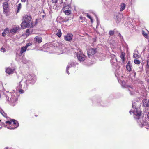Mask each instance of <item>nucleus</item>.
<instances>
[{"mask_svg": "<svg viewBox=\"0 0 149 149\" xmlns=\"http://www.w3.org/2000/svg\"><path fill=\"white\" fill-rule=\"evenodd\" d=\"M24 85V83L19 82V84L17 87L18 92H15V91L13 90V92H10L7 94H4V96L6 97V102L8 103L12 106L15 105L17 103V101L18 99V96H19V93H24V91L21 89L23 88V86Z\"/></svg>", "mask_w": 149, "mask_h": 149, "instance_id": "1", "label": "nucleus"}, {"mask_svg": "<svg viewBox=\"0 0 149 149\" xmlns=\"http://www.w3.org/2000/svg\"><path fill=\"white\" fill-rule=\"evenodd\" d=\"M130 113L131 114V113H133L134 118L137 120L139 125L141 127L145 126L146 128H149V126L148 123L145 120V118H140V117L141 114V112L139 108L136 107L135 103L132 102V110L130 111Z\"/></svg>", "mask_w": 149, "mask_h": 149, "instance_id": "2", "label": "nucleus"}, {"mask_svg": "<svg viewBox=\"0 0 149 149\" xmlns=\"http://www.w3.org/2000/svg\"><path fill=\"white\" fill-rule=\"evenodd\" d=\"M36 77L34 74H30L27 76L26 78H23L20 81V83H22L23 82L24 83V85L23 86V88L26 90L27 89L28 86L27 82L33 84L36 82Z\"/></svg>", "mask_w": 149, "mask_h": 149, "instance_id": "3", "label": "nucleus"}, {"mask_svg": "<svg viewBox=\"0 0 149 149\" xmlns=\"http://www.w3.org/2000/svg\"><path fill=\"white\" fill-rule=\"evenodd\" d=\"M3 125L5 127L9 129H14L19 126V124L17 121L14 119H12L10 121H6L5 123L1 122L0 120V129L2 127Z\"/></svg>", "mask_w": 149, "mask_h": 149, "instance_id": "4", "label": "nucleus"}, {"mask_svg": "<svg viewBox=\"0 0 149 149\" xmlns=\"http://www.w3.org/2000/svg\"><path fill=\"white\" fill-rule=\"evenodd\" d=\"M32 18L30 15H26L23 17V19L24 20L21 24V27L24 29L26 27L32 28L33 26L32 22H30L31 21Z\"/></svg>", "mask_w": 149, "mask_h": 149, "instance_id": "5", "label": "nucleus"}, {"mask_svg": "<svg viewBox=\"0 0 149 149\" xmlns=\"http://www.w3.org/2000/svg\"><path fill=\"white\" fill-rule=\"evenodd\" d=\"M122 87L123 88H127L130 91L131 95H133L135 93L134 87L132 85H127L124 81H122L121 83Z\"/></svg>", "mask_w": 149, "mask_h": 149, "instance_id": "6", "label": "nucleus"}, {"mask_svg": "<svg viewBox=\"0 0 149 149\" xmlns=\"http://www.w3.org/2000/svg\"><path fill=\"white\" fill-rule=\"evenodd\" d=\"M53 3H55L53 8L56 10H59L63 5L62 0H52Z\"/></svg>", "mask_w": 149, "mask_h": 149, "instance_id": "7", "label": "nucleus"}, {"mask_svg": "<svg viewBox=\"0 0 149 149\" xmlns=\"http://www.w3.org/2000/svg\"><path fill=\"white\" fill-rule=\"evenodd\" d=\"M76 56L78 60L80 62L84 61L86 59V56L83 54L80 49H78L76 53Z\"/></svg>", "mask_w": 149, "mask_h": 149, "instance_id": "8", "label": "nucleus"}, {"mask_svg": "<svg viewBox=\"0 0 149 149\" xmlns=\"http://www.w3.org/2000/svg\"><path fill=\"white\" fill-rule=\"evenodd\" d=\"M8 6V3L7 2H5L3 3V12L6 16H8L9 15L8 14V12L9 11V9Z\"/></svg>", "mask_w": 149, "mask_h": 149, "instance_id": "9", "label": "nucleus"}, {"mask_svg": "<svg viewBox=\"0 0 149 149\" xmlns=\"http://www.w3.org/2000/svg\"><path fill=\"white\" fill-rule=\"evenodd\" d=\"M32 43L31 42H29L27 43L25 47H22L21 49L20 52V55H22L23 53L26 51V50H29L31 48V47L30 48H28L30 46H31L32 45Z\"/></svg>", "mask_w": 149, "mask_h": 149, "instance_id": "10", "label": "nucleus"}, {"mask_svg": "<svg viewBox=\"0 0 149 149\" xmlns=\"http://www.w3.org/2000/svg\"><path fill=\"white\" fill-rule=\"evenodd\" d=\"M123 17L122 14L119 13H116L114 15V18L117 23H119Z\"/></svg>", "mask_w": 149, "mask_h": 149, "instance_id": "11", "label": "nucleus"}, {"mask_svg": "<svg viewBox=\"0 0 149 149\" xmlns=\"http://www.w3.org/2000/svg\"><path fill=\"white\" fill-rule=\"evenodd\" d=\"M97 52V49L96 48H91L88 49L87 51L88 56L89 58L91 56L95 54Z\"/></svg>", "mask_w": 149, "mask_h": 149, "instance_id": "12", "label": "nucleus"}, {"mask_svg": "<svg viewBox=\"0 0 149 149\" xmlns=\"http://www.w3.org/2000/svg\"><path fill=\"white\" fill-rule=\"evenodd\" d=\"M78 63L76 62H72L69 63L67 65L66 68V71L68 74H69V72L68 71L69 68L71 67H74L76 65H78Z\"/></svg>", "mask_w": 149, "mask_h": 149, "instance_id": "13", "label": "nucleus"}, {"mask_svg": "<svg viewBox=\"0 0 149 149\" xmlns=\"http://www.w3.org/2000/svg\"><path fill=\"white\" fill-rule=\"evenodd\" d=\"M73 35L72 34L68 33L67 34L64 36V40L66 41H70L72 39Z\"/></svg>", "mask_w": 149, "mask_h": 149, "instance_id": "14", "label": "nucleus"}, {"mask_svg": "<svg viewBox=\"0 0 149 149\" xmlns=\"http://www.w3.org/2000/svg\"><path fill=\"white\" fill-rule=\"evenodd\" d=\"M15 69H12L10 68H7L6 69V72L8 74H12L14 73Z\"/></svg>", "mask_w": 149, "mask_h": 149, "instance_id": "15", "label": "nucleus"}, {"mask_svg": "<svg viewBox=\"0 0 149 149\" xmlns=\"http://www.w3.org/2000/svg\"><path fill=\"white\" fill-rule=\"evenodd\" d=\"M34 40L38 43H40L42 42V39L41 37L37 36L35 37Z\"/></svg>", "mask_w": 149, "mask_h": 149, "instance_id": "16", "label": "nucleus"}, {"mask_svg": "<svg viewBox=\"0 0 149 149\" xmlns=\"http://www.w3.org/2000/svg\"><path fill=\"white\" fill-rule=\"evenodd\" d=\"M132 65L131 64L130 61H129L127 63L126 68L127 70L129 72H130L132 70Z\"/></svg>", "mask_w": 149, "mask_h": 149, "instance_id": "17", "label": "nucleus"}, {"mask_svg": "<svg viewBox=\"0 0 149 149\" xmlns=\"http://www.w3.org/2000/svg\"><path fill=\"white\" fill-rule=\"evenodd\" d=\"M18 29V28L17 27H15L13 28L10 30V32L11 33H14L16 32Z\"/></svg>", "mask_w": 149, "mask_h": 149, "instance_id": "18", "label": "nucleus"}, {"mask_svg": "<svg viewBox=\"0 0 149 149\" xmlns=\"http://www.w3.org/2000/svg\"><path fill=\"white\" fill-rule=\"evenodd\" d=\"M120 11H123L125 8L126 5L124 3H122L120 5Z\"/></svg>", "mask_w": 149, "mask_h": 149, "instance_id": "19", "label": "nucleus"}, {"mask_svg": "<svg viewBox=\"0 0 149 149\" xmlns=\"http://www.w3.org/2000/svg\"><path fill=\"white\" fill-rule=\"evenodd\" d=\"M138 51L135 50L133 53V57L135 58H138L139 57V56L138 54Z\"/></svg>", "mask_w": 149, "mask_h": 149, "instance_id": "20", "label": "nucleus"}, {"mask_svg": "<svg viewBox=\"0 0 149 149\" xmlns=\"http://www.w3.org/2000/svg\"><path fill=\"white\" fill-rule=\"evenodd\" d=\"M65 14L67 15H69L71 14L72 12L70 9L69 10H65L64 11H63Z\"/></svg>", "mask_w": 149, "mask_h": 149, "instance_id": "21", "label": "nucleus"}, {"mask_svg": "<svg viewBox=\"0 0 149 149\" xmlns=\"http://www.w3.org/2000/svg\"><path fill=\"white\" fill-rule=\"evenodd\" d=\"M8 28H6L4 29V31L2 33V36L3 37H5L6 35V33H8Z\"/></svg>", "mask_w": 149, "mask_h": 149, "instance_id": "22", "label": "nucleus"}, {"mask_svg": "<svg viewBox=\"0 0 149 149\" xmlns=\"http://www.w3.org/2000/svg\"><path fill=\"white\" fill-rule=\"evenodd\" d=\"M142 34L143 35V36L146 39H148L149 38V36L144 31L142 30Z\"/></svg>", "mask_w": 149, "mask_h": 149, "instance_id": "23", "label": "nucleus"}, {"mask_svg": "<svg viewBox=\"0 0 149 149\" xmlns=\"http://www.w3.org/2000/svg\"><path fill=\"white\" fill-rule=\"evenodd\" d=\"M21 3H19L18 4V6L17 7V13H18L19 12L21 9Z\"/></svg>", "mask_w": 149, "mask_h": 149, "instance_id": "24", "label": "nucleus"}, {"mask_svg": "<svg viewBox=\"0 0 149 149\" xmlns=\"http://www.w3.org/2000/svg\"><path fill=\"white\" fill-rule=\"evenodd\" d=\"M56 35L58 37L60 38L61 36L62 33L61 30L60 29H59L58 30Z\"/></svg>", "mask_w": 149, "mask_h": 149, "instance_id": "25", "label": "nucleus"}, {"mask_svg": "<svg viewBox=\"0 0 149 149\" xmlns=\"http://www.w3.org/2000/svg\"><path fill=\"white\" fill-rule=\"evenodd\" d=\"M0 112L5 117L7 118V115L4 111L2 109L0 110Z\"/></svg>", "mask_w": 149, "mask_h": 149, "instance_id": "26", "label": "nucleus"}, {"mask_svg": "<svg viewBox=\"0 0 149 149\" xmlns=\"http://www.w3.org/2000/svg\"><path fill=\"white\" fill-rule=\"evenodd\" d=\"M70 7L68 6H65L63 8V10L64 11L65 10H70Z\"/></svg>", "mask_w": 149, "mask_h": 149, "instance_id": "27", "label": "nucleus"}, {"mask_svg": "<svg viewBox=\"0 0 149 149\" xmlns=\"http://www.w3.org/2000/svg\"><path fill=\"white\" fill-rule=\"evenodd\" d=\"M32 32V31H30L29 29H27L26 31V35L29 36Z\"/></svg>", "mask_w": 149, "mask_h": 149, "instance_id": "28", "label": "nucleus"}, {"mask_svg": "<svg viewBox=\"0 0 149 149\" xmlns=\"http://www.w3.org/2000/svg\"><path fill=\"white\" fill-rule=\"evenodd\" d=\"M134 63L136 64H140L141 63V62L139 60L137 59H135L134 60Z\"/></svg>", "mask_w": 149, "mask_h": 149, "instance_id": "29", "label": "nucleus"}, {"mask_svg": "<svg viewBox=\"0 0 149 149\" xmlns=\"http://www.w3.org/2000/svg\"><path fill=\"white\" fill-rule=\"evenodd\" d=\"M17 76L18 79H19L20 78H22L23 77V75L22 73H19V74H17Z\"/></svg>", "mask_w": 149, "mask_h": 149, "instance_id": "30", "label": "nucleus"}, {"mask_svg": "<svg viewBox=\"0 0 149 149\" xmlns=\"http://www.w3.org/2000/svg\"><path fill=\"white\" fill-rule=\"evenodd\" d=\"M143 104L144 106L146 107H149V104L147 102H143Z\"/></svg>", "mask_w": 149, "mask_h": 149, "instance_id": "31", "label": "nucleus"}, {"mask_svg": "<svg viewBox=\"0 0 149 149\" xmlns=\"http://www.w3.org/2000/svg\"><path fill=\"white\" fill-rule=\"evenodd\" d=\"M125 56V55L124 53L123 52L121 53V55L120 56V57H121V59L123 60H124Z\"/></svg>", "mask_w": 149, "mask_h": 149, "instance_id": "32", "label": "nucleus"}, {"mask_svg": "<svg viewBox=\"0 0 149 149\" xmlns=\"http://www.w3.org/2000/svg\"><path fill=\"white\" fill-rule=\"evenodd\" d=\"M86 16L87 17L91 20V22L92 23L93 22V20L91 17L88 14H87Z\"/></svg>", "mask_w": 149, "mask_h": 149, "instance_id": "33", "label": "nucleus"}, {"mask_svg": "<svg viewBox=\"0 0 149 149\" xmlns=\"http://www.w3.org/2000/svg\"><path fill=\"white\" fill-rule=\"evenodd\" d=\"M114 32L113 31L110 30L109 32V34L110 36H113L114 34Z\"/></svg>", "mask_w": 149, "mask_h": 149, "instance_id": "34", "label": "nucleus"}, {"mask_svg": "<svg viewBox=\"0 0 149 149\" xmlns=\"http://www.w3.org/2000/svg\"><path fill=\"white\" fill-rule=\"evenodd\" d=\"M1 51L3 52H5L6 50L5 48L2 47L0 50Z\"/></svg>", "mask_w": 149, "mask_h": 149, "instance_id": "35", "label": "nucleus"}, {"mask_svg": "<svg viewBox=\"0 0 149 149\" xmlns=\"http://www.w3.org/2000/svg\"><path fill=\"white\" fill-rule=\"evenodd\" d=\"M53 47V46L52 45H50L49 47H47L46 48V49H47V50H48V48H49V49H51Z\"/></svg>", "mask_w": 149, "mask_h": 149, "instance_id": "36", "label": "nucleus"}, {"mask_svg": "<svg viewBox=\"0 0 149 149\" xmlns=\"http://www.w3.org/2000/svg\"><path fill=\"white\" fill-rule=\"evenodd\" d=\"M22 62L24 63H27L26 60L24 58L22 59Z\"/></svg>", "mask_w": 149, "mask_h": 149, "instance_id": "37", "label": "nucleus"}, {"mask_svg": "<svg viewBox=\"0 0 149 149\" xmlns=\"http://www.w3.org/2000/svg\"><path fill=\"white\" fill-rule=\"evenodd\" d=\"M132 72L133 73V76L134 77H135L136 75V73L135 71L134 70H133L132 71Z\"/></svg>", "mask_w": 149, "mask_h": 149, "instance_id": "38", "label": "nucleus"}, {"mask_svg": "<svg viewBox=\"0 0 149 149\" xmlns=\"http://www.w3.org/2000/svg\"><path fill=\"white\" fill-rule=\"evenodd\" d=\"M43 13L44 14V15H42V19H44L45 18V17L46 16V15L44 11H43Z\"/></svg>", "mask_w": 149, "mask_h": 149, "instance_id": "39", "label": "nucleus"}, {"mask_svg": "<svg viewBox=\"0 0 149 149\" xmlns=\"http://www.w3.org/2000/svg\"><path fill=\"white\" fill-rule=\"evenodd\" d=\"M113 61H116V58H114L113 60L111 59L110 60V62L111 63H112V62H113Z\"/></svg>", "mask_w": 149, "mask_h": 149, "instance_id": "40", "label": "nucleus"}, {"mask_svg": "<svg viewBox=\"0 0 149 149\" xmlns=\"http://www.w3.org/2000/svg\"><path fill=\"white\" fill-rule=\"evenodd\" d=\"M85 18L84 17H82L81 16H80V19L81 20H83Z\"/></svg>", "mask_w": 149, "mask_h": 149, "instance_id": "41", "label": "nucleus"}, {"mask_svg": "<svg viewBox=\"0 0 149 149\" xmlns=\"http://www.w3.org/2000/svg\"><path fill=\"white\" fill-rule=\"evenodd\" d=\"M26 0H21V1L22 2H25Z\"/></svg>", "mask_w": 149, "mask_h": 149, "instance_id": "42", "label": "nucleus"}, {"mask_svg": "<svg viewBox=\"0 0 149 149\" xmlns=\"http://www.w3.org/2000/svg\"><path fill=\"white\" fill-rule=\"evenodd\" d=\"M115 76H116V77H118V76H117V75L116 73H115Z\"/></svg>", "mask_w": 149, "mask_h": 149, "instance_id": "43", "label": "nucleus"}, {"mask_svg": "<svg viewBox=\"0 0 149 149\" xmlns=\"http://www.w3.org/2000/svg\"><path fill=\"white\" fill-rule=\"evenodd\" d=\"M8 147L5 148L4 149H8Z\"/></svg>", "mask_w": 149, "mask_h": 149, "instance_id": "44", "label": "nucleus"}, {"mask_svg": "<svg viewBox=\"0 0 149 149\" xmlns=\"http://www.w3.org/2000/svg\"><path fill=\"white\" fill-rule=\"evenodd\" d=\"M114 64H115V65H116V63H115V62H114Z\"/></svg>", "mask_w": 149, "mask_h": 149, "instance_id": "45", "label": "nucleus"}, {"mask_svg": "<svg viewBox=\"0 0 149 149\" xmlns=\"http://www.w3.org/2000/svg\"><path fill=\"white\" fill-rule=\"evenodd\" d=\"M96 19L97 20V16H96Z\"/></svg>", "mask_w": 149, "mask_h": 149, "instance_id": "46", "label": "nucleus"}, {"mask_svg": "<svg viewBox=\"0 0 149 149\" xmlns=\"http://www.w3.org/2000/svg\"><path fill=\"white\" fill-rule=\"evenodd\" d=\"M46 46V45H44V46Z\"/></svg>", "mask_w": 149, "mask_h": 149, "instance_id": "47", "label": "nucleus"}]
</instances>
